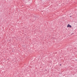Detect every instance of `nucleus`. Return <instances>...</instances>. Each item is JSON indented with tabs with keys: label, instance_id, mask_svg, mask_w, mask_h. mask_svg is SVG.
Listing matches in <instances>:
<instances>
[{
	"label": "nucleus",
	"instance_id": "obj_1",
	"mask_svg": "<svg viewBox=\"0 0 77 77\" xmlns=\"http://www.w3.org/2000/svg\"><path fill=\"white\" fill-rule=\"evenodd\" d=\"M67 27H69L70 28H71V27H72V26L69 24L67 25Z\"/></svg>",
	"mask_w": 77,
	"mask_h": 77
},
{
	"label": "nucleus",
	"instance_id": "obj_2",
	"mask_svg": "<svg viewBox=\"0 0 77 77\" xmlns=\"http://www.w3.org/2000/svg\"><path fill=\"white\" fill-rule=\"evenodd\" d=\"M35 19H39V18H38V17H35Z\"/></svg>",
	"mask_w": 77,
	"mask_h": 77
},
{
	"label": "nucleus",
	"instance_id": "obj_3",
	"mask_svg": "<svg viewBox=\"0 0 77 77\" xmlns=\"http://www.w3.org/2000/svg\"><path fill=\"white\" fill-rule=\"evenodd\" d=\"M34 18H35H35L36 17V16H35V15H34Z\"/></svg>",
	"mask_w": 77,
	"mask_h": 77
},
{
	"label": "nucleus",
	"instance_id": "obj_4",
	"mask_svg": "<svg viewBox=\"0 0 77 77\" xmlns=\"http://www.w3.org/2000/svg\"><path fill=\"white\" fill-rule=\"evenodd\" d=\"M70 17H72V16H70Z\"/></svg>",
	"mask_w": 77,
	"mask_h": 77
},
{
	"label": "nucleus",
	"instance_id": "obj_5",
	"mask_svg": "<svg viewBox=\"0 0 77 77\" xmlns=\"http://www.w3.org/2000/svg\"><path fill=\"white\" fill-rule=\"evenodd\" d=\"M60 66H61L62 65H61V64H60Z\"/></svg>",
	"mask_w": 77,
	"mask_h": 77
}]
</instances>
